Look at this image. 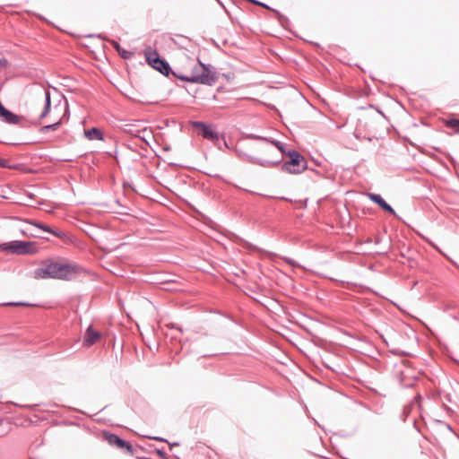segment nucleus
<instances>
[{
    "instance_id": "15",
    "label": "nucleus",
    "mask_w": 459,
    "mask_h": 459,
    "mask_svg": "<svg viewBox=\"0 0 459 459\" xmlns=\"http://www.w3.org/2000/svg\"><path fill=\"white\" fill-rule=\"evenodd\" d=\"M33 225H35L36 227L45 230V231H48V232H50L56 236H60V234H58L56 231L51 230L48 225H44V224H41V223H39V222H31Z\"/></svg>"
},
{
    "instance_id": "5",
    "label": "nucleus",
    "mask_w": 459,
    "mask_h": 459,
    "mask_svg": "<svg viewBox=\"0 0 459 459\" xmlns=\"http://www.w3.org/2000/svg\"><path fill=\"white\" fill-rule=\"evenodd\" d=\"M145 57L150 65L163 74H169V66L164 60L160 59L158 53L152 48L145 50Z\"/></svg>"
},
{
    "instance_id": "14",
    "label": "nucleus",
    "mask_w": 459,
    "mask_h": 459,
    "mask_svg": "<svg viewBox=\"0 0 459 459\" xmlns=\"http://www.w3.org/2000/svg\"><path fill=\"white\" fill-rule=\"evenodd\" d=\"M114 48L117 50L118 54L125 59L130 58L133 56L132 52L122 49L119 44L116 41L112 42Z\"/></svg>"
},
{
    "instance_id": "1",
    "label": "nucleus",
    "mask_w": 459,
    "mask_h": 459,
    "mask_svg": "<svg viewBox=\"0 0 459 459\" xmlns=\"http://www.w3.org/2000/svg\"><path fill=\"white\" fill-rule=\"evenodd\" d=\"M78 273V267L63 260H46L34 271L36 279H59L69 280L70 277Z\"/></svg>"
},
{
    "instance_id": "8",
    "label": "nucleus",
    "mask_w": 459,
    "mask_h": 459,
    "mask_svg": "<svg viewBox=\"0 0 459 459\" xmlns=\"http://www.w3.org/2000/svg\"><path fill=\"white\" fill-rule=\"evenodd\" d=\"M101 337L102 334L91 325L85 332L83 345L86 347H91V345L97 343L101 339Z\"/></svg>"
},
{
    "instance_id": "23",
    "label": "nucleus",
    "mask_w": 459,
    "mask_h": 459,
    "mask_svg": "<svg viewBox=\"0 0 459 459\" xmlns=\"http://www.w3.org/2000/svg\"><path fill=\"white\" fill-rule=\"evenodd\" d=\"M277 15H280V13L278 11L273 10Z\"/></svg>"
},
{
    "instance_id": "9",
    "label": "nucleus",
    "mask_w": 459,
    "mask_h": 459,
    "mask_svg": "<svg viewBox=\"0 0 459 459\" xmlns=\"http://www.w3.org/2000/svg\"><path fill=\"white\" fill-rule=\"evenodd\" d=\"M63 111V108H59V106H55L54 107V109H53V123L50 124V125H48V126H45L43 127L40 128V132L41 133H47L48 130H56L59 126L61 125V122H62V118L63 117L65 116V114H63L62 116H58L56 115L57 111Z\"/></svg>"
},
{
    "instance_id": "21",
    "label": "nucleus",
    "mask_w": 459,
    "mask_h": 459,
    "mask_svg": "<svg viewBox=\"0 0 459 459\" xmlns=\"http://www.w3.org/2000/svg\"><path fill=\"white\" fill-rule=\"evenodd\" d=\"M8 305L10 306H21V305H25L24 303H9Z\"/></svg>"
},
{
    "instance_id": "17",
    "label": "nucleus",
    "mask_w": 459,
    "mask_h": 459,
    "mask_svg": "<svg viewBox=\"0 0 459 459\" xmlns=\"http://www.w3.org/2000/svg\"><path fill=\"white\" fill-rule=\"evenodd\" d=\"M448 126L455 130L459 131V120L454 119L448 122Z\"/></svg>"
},
{
    "instance_id": "4",
    "label": "nucleus",
    "mask_w": 459,
    "mask_h": 459,
    "mask_svg": "<svg viewBox=\"0 0 459 459\" xmlns=\"http://www.w3.org/2000/svg\"><path fill=\"white\" fill-rule=\"evenodd\" d=\"M32 115L36 116L39 120H43L51 114V100L48 91H43L30 108Z\"/></svg>"
},
{
    "instance_id": "18",
    "label": "nucleus",
    "mask_w": 459,
    "mask_h": 459,
    "mask_svg": "<svg viewBox=\"0 0 459 459\" xmlns=\"http://www.w3.org/2000/svg\"><path fill=\"white\" fill-rule=\"evenodd\" d=\"M0 168H10L9 160L0 158Z\"/></svg>"
},
{
    "instance_id": "12",
    "label": "nucleus",
    "mask_w": 459,
    "mask_h": 459,
    "mask_svg": "<svg viewBox=\"0 0 459 459\" xmlns=\"http://www.w3.org/2000/svg\"><path fill=\"white\" fill-rule=\"evenodd\" d=\"M367 195L371 201L378 204L385 212L395 214L394 210L379 195L368 193Z\"/></svg>"
},
{
    "instance_id": "20",
    "label": "nucleus",
    "mask_w": 459,
    "mask_h": 459,
    "mask_svg": "<svg viewBox=\"0 0 459 459\" xmlns=\"http://www.w3.org/2000/svg\"><path fill=\"white\" fill-rule=\"evenodd\" d=\"M253 3H255V4H258V5H260V6H263V7H264V8H266V9H270L266 4H262V3H260V2L253 1Z\"/></svg>"
},
{
    "instance_id": "7",
    "label": "nucleus",
    "mask_w": 459,
    "mask_h": 459,
    "mask_svg": "<svg viewBox=\"0 0 459 459\" xmlns=\"http://www.w3.org/2000/svg\"><path fill=\"white\" fill-rule=\"evenodd\" d=\"M102 436L110 446H114L121 449H126L128 454L133 455L134 449L130 443L121 439L118 436L108 431H103Z\"/></svg>"
},
{
    "instance_id": "19",
    "label": "nucleus",
    "mask_w": 459,
    "mask_h": 459,
    "mask_svg": "<svg viewBox=\"0 0 459 459\" xmlns=\"http://www.w3.org/2000/svg\"><path fill=\"white\" fill-rule=\"evenodd\" d=\"M7 65H8L7 60L0 58V67H6Z\"/></svg>"
},
{
    "instance_id": "11",
    "label": "nucleus",
    "mask_w": 459,
    "mask_h": 459,
    "mask_svg": "<svg viewBox=\"0 0 459 459\" xmlns=\"http://www.w3.org/2000/svg\"><path fill=\"white\" fill-rule=\"evenodd\" d=\"M195 126L198 128H201V130H202L201 134L204 138H206V139H209L212 141H217L219 139L217 134L212 130V128L211 126H208L202 122H196V123H195Z\"/></svg>"
},
{
    "instance_id": "13",
    "label": "nucleus",
    "mask_w": 459,
    "mask_h": 459,
    "mask_svg": "<svg viewBox=\"0 0 459 459\" xmlns=\"http://www.w3.org/2000/svg\"><path fill=\"white\" fill-rule=\"evenodd\" d=\"M84 134L89 140H103L101 131L96 127L84 131Z\"/></svg>"
},
{
    "instance_id": "6",
    "label": "nucleus",
    "mask_w": 459,
    "mask_h": 459,
    "mask_svg": "<svg viewBox=\"0 0 459 459\" xmlns=\"http://www.w3.org/2000/svg\"><path fill=\"white\" fill-rule=\"evenodd\" d=\"M290 161L284 164V168L290 173H300L306 168L304 158L297 152L290 153Z\"/></svg>"
},
{
    "instance_id": "16",
    "label": "nucleus",
    "mask_w": 459,
    "mask_h": 459,
    "mask_svg": "<svg viewBox=\"0 0 459 459\" xmlns=\"http://www.w3.org/2000/svg\"><path fill=\"white\" fill-rule=\"evenodd\" d=\"M145 134H147L148 135L150 134L147 128H143V130L141 131H137L136 134H134L135 136L137 137H140L142 138L143 140L146 141L145 139Z\"/></svg>"
},
{
    "instance_id": "22",
    "label": "nucleus",
    "mask_w": 459,
    "mask_h": 459,
    "mask_svg": "<svg viewBox=\"0 0 459 459\" xmlns=\"http://www.w3.org/2000/svg\"><path fill=\"white\" fill-rule=\"evenodd\" d=\"M276 146H277V148H278L279 150H281V146H280V144H279L278 143H276Z\"/></svg>"
},
{
    "instance_id": "2",
    "label": "nucleus",
    "mask_w": 459,
    "mask_h": 459,
    "mask_svg": "<svg viewBox=\"0 0 459 459\" xmlns=\"http://www.w3.org/2000/svg\"><path fill=\"white\" fill-rule=\"evenodd\" d=\"M188 68L185 67L178 70L174 74L184 82H199L204 84H211L214 82L215 77L211 69L201 62H194L186 60Z\"/></svg>"
},
{
    "instance_id": "3",
    "label": "nucleus",
    "mask_w": 459,
    "mask_h": 459,
    "mask_svg": "<svg viewBox=\"0 0 459 459\" xmlns=\"http://www.w3.org/2000/svg\"><path fill=\"white\" fill-rule=\"evenodd\" d=\"M0 250L6 254L31 255L37 253L38 248L34 242L14 240L0 244Z\"/></svg>"
},
{
    "instance_id": "10",
    "label": "nucleus",
    "mask_w": 459,
    "mask_h": 459,
    "mask_svg": "<svg viewBox=\"0 0 459 459\" xmlns=\"http://www.w3.org/2000/svg\"><path fill=\"white\" fill-rule=\"evenodd\" d=\"M0 117L8 124L18 125L21 122V117L13 112L6 109L0 102Z\"/></svg>"
}]
</instances>
